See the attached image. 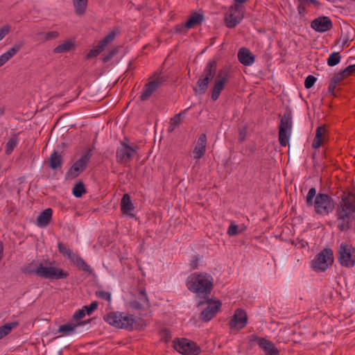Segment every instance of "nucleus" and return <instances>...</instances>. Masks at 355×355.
I'll list each match as a JSON object with an SVG mask.
<instances>
[{
  "instance_id": "54",
  "label": "nucleus",
  "mask_w": 355,
  "mask_h": 355,
  "mask_svg": "<svg viewBox=\"0 0 355 355\" xmlns=\"http://www.w3.org/2000/svg\"><path fill=\"white\" fill-rule=\"evenodd\" d=\"M116 49L112 50L108 54L105 55L103 59L104 62H108L114 55L117 53Z\"/></svg>"
},
{
  "instance_id": "8",
  "label": "nucleus",
  "mask_w": 355,
  "mask_h": 355,
  "mask_svg": "<svg viewBox=\"0 0 355 355\" xmlns=\"http://www.w3.org/2000/svg\"><path fill=\"white\" fill-rule=\"evenodd\" d=\"M338 260L342 266L354 267L355 266V248L350 244L342 243L338 250Z\"/></svg>"
},
{
  "instance_id": "45",
  "label": "nucleus",
  "mask_w": 355,
  "mask_h": 355,
  "mask_svg": "<svg viewBox=\"0 0 355 355\" xmlns=\"http://www.w3.org/2000/svg\"><path fill=\"white\" fill-rule=\"evenodd\" d=\"M98 303L96 301L92 302L88 306H84L83 309L88 315H90L94 311L98 308Z\"/></svg>"
},
{
  "instance_id": "32",
  "label": "nucleus",
  "mask_w": 355,
  "mask_h": 355,
  "mask_svg": "<svg viewBox=\"0 0 355 355\" xmlns=\"http://www.w3.org/2000/svg\"><path fill=\"white\" fill-rule=\"evenodd\" d=\"M18 141H19V139H18L17 134H13L10 137V138L9 139V140L8 141V142L6 143V145L5 153L7 155H9L12 153V152L13 151L15 148L17 146Z\"/></svg>"
},
{
  "instance_id": "33",
  "label": "nucleus",
  "mask_w": 355,
  "mask_h": 355,
  "mask_svg": "<svg viewBox=\"0 0 355 355\" xmlns=\"http://www.w3.org/2000/svg\"><path fill=\"white\" fill-rule=\"evenodd\" d=\"M73 3L77 15H82L85 13L87 6V0H73Z\"/></svg>"
},
{
  "instance_id": "3",
  "label": "nucleus",
  "mask_w": 355,
  "mask_h": 355,
  "mask_svg": "<svg viewBox=\"0 0 355 355\" xmlns=\"http://www.w3.org/2000/svg\"><path fill=\"white\" fill-rule=\"evenodd\" d=\"M305 200L306 206L313 207L315 212L320 216H327L335 209L333 198L327 193L317 194L315 187L309 189Z\"/></svg>"
},
{
  "instance_id": "21",
  "label": "nucleus",
  "mask_w": 355,
  "mask_h": 355,
  "mask_svg": "<svg viewBox=\"0 0 355 355\" xmlns=\"http://www.w3.org/2000/svg\"><path fill=\"white\" fill-rule=\"evenodd\" d=\"M139 294L140 302L137 300H132L129 303L130 307L132 309L142 310L144 309V305L142 303H146L147 305L149 304V300L145 289H141Z\"/></svg>"
},
{
  "instance_id": "50",
  "label": "nucleus",
  "mask_w": 355,
  "mask_h": 355,
  "mask_svg": "<svg viewBox=\"0 0 355 355\" xmlns=\"http://www.w3.org/2000/svg\"><path fill=\"white\" fill-rule=\"evenodd\" d=\"M175 29L176 33H182L185 32L186 30L188 28H187V26H186V23H185V24H180L176 25L175 27Z\"/></svg>"
},
{
  "instance_id": "34",
  "label": "nucleus",
  "mask_w": 355,
  "mask_h": 355,
  "mask_svg": "<svg viewBox=\"0 0 355 355\" xmlns=\"http://www.w3.org/2000/svg\"><path fill=\"white\" fill-rule=\"evenodd\" d=\"M24 41H18L16 43H15V44L3 54L6 56V58L8 60H10L15 55H16L18 51H20V49L24 46Z\"/></svg>"
},
{
  "instance_id": "60",
  "label": "nucleus",
  "mask_w": 355,
  "mask_h": 355,
  "mask_svg": "<svg viewBox=\"0 0 355 355\" xmlns=\"http://www.w3.org/2000/svg\"><path fill=\"white\" fill-rule=\"evenodd\" d=\"M300 3L304 6H309L311 3V0H297Z\"/></svg>"
},
{
  "instance_id": "14",
  "label": "nucleus",
  "mask_w": 355,
  "mask_h": 355,
  "mask_svg": "<svg viewBox=\"0 0 355 355\" xmlns=\"http://www.w3.org/2000/svg\"><path fill=\"white\" fill-rule=\"evenodd\" d=\"M243 7L234 4L230 8L229 12L225 17L226 26L229 28H234L243 18Z\"/></svg>"
},
{
  "instance_id": "36",
  "label": "nucleus",
  "mask_w": 355,
  "mask_h": 355,
  "mask_svg": "<svg viewBox=\"0 0 355 355\" xmlns=\"http://www.w3.org/2000/svg\"><path fill=\"white\" fill-rule=\"evenodd\" d=\"M19 324L18 322H12L6 323L3 326L0 327V339L3 338L11 331V330L17 327Z\"/></svg>"
},
{
  "instance_id": "62",
  "label": "nucleus",
  "mask_w": 355,
  "mask_h": 355,
  "mask_svg": "<svg viewBox=\"0 0 355 355\" xmlns=\"http://www.w3.org/2000/svg\"><path fill=\"white\" fill-rule=\"evenodd\" d=\"M236 4H242L247 2L248 0H234Z\"/></svg>"
},
{
  "instance_id": "63",
  "label": "nucleus",
  "mask_w": 355,
  "mask_h": 355,
  "mask_svg": "<svg viewBox=\"0 0 355 355\" xmlns=\"http://www.w3.org/2000/svg\"><path fill=\"white\" fill-rule=\"evenodd\" d=\"M4 112H5L4 108H3V107H0V116H1L2 115H3Z\"/></svg>"
},
{
  "instance_id": "16",
  "label": "nucleus",
  "mask_w": 355,
  "mask_h": 355,
  "mask_svg": "<svg viewBox=\"0 0 355 355\" xmlns=\"http://www.w3.org/2000/svg\"><path fill=\"white\" fill-rule=\"evenodd\" d=\"M252 342H257L259 347L264 352L266 355H279V352L270 340L264 338H259L256 335L251 337Z\"/></svg>"
},
{
  "instance_id": "48",
  "label": "nucleus",
  "mask_w": 355,
  "mask_h": 355,
  "mask_svg": "<svg viewBox=\"0 0 355 355\" xmlns=\"http://www.w3.org/2000/svg\"><path fill=\"white\" fill-rule=\"evenodd\" d=\"M45 39L46 40H51L57 38L59 36V33L58 31H50L44 33Z\"/></svg>"
},
{
  "instance_id": "9",
  "label": "nucleus",
  "mask_w": 355,
  "mask_h": 355,
  "mask_svg": "<svg viewBox=\"0 0 355 355\" xmlns=\"http://www.w3.org/2000/svg\"><path fill=\"white\" fill-rule=\"evenodd\" d=\"M334 262V252L330 248H325L319 252L311 262L312 268L317 271H324Z\"/></svg>"
},
{
  "instance_id": "44",
  "label": "nucleus",
  "mask_w": 355,
  "mask_h": 355,
  "mask_svg": "<svg viewBox=\"0 0 355 355\" xmlns=\"http://www.w3.org/2000/svg\"><path fill=\"white\" fill-rule=\"evenodd\" d=\"M316 80H317V78L315 76H313L312 75L308 76L306 78L305 81H304L305 88L306 89L311 88L314 85Z\"/></svg>"
},
{
  "instance_id": "20",
  "label": "nucleus",
  "mask_w": 355,
  "mask_h": 355,
  "mask_svg": "<svg viewBox=\"0 0 355 355\" xmlns=\"http://www.w3.org/2000/svg\"><path fill=\"white\" fill-rule=\"evenodd\" d=\"M121 209L123 214L128 215L131 217L135 216V214L132 213L135 209V207L132 202L130 195L128 193L124 194L121 198Z\"/></svg>"
},
{
  "instance_id": "25",
  "label": "nucleus",
  "mask_w": 355,
  "mask_h": 355,
  "mask_svg": "<svg viewBox=\"0 0 355 355\" xmlns=\"http://www.w3.org/2000/svg\"><path fill=\"white\" fill-rule=\"evenodd\" d=\"M53 210L48 208L42 211L37 218V225L40 227H45L49 224L52 218Z\"/></svg>"
},
{
  "instance_id": "64",
  "label": "nucleus",
  "mask_w": 355,
  "mask_h": 355,
  "mask_svg": "<svg viewBox=\"0 0 355 355\" xmlns=\"http://www.w3.org/2000/svg\"><path fill=\"white\" fill-rule=\"evenodd\" d=\"M348 40L349 39L347 37H345L343 42V45H345L347 43Z\"/></svg>"
},
{
  "instance_id": "29",
  "label": "nucleus",
  "mask_w": 355,
  "mask_h": 355,
  "mask_svg": "<svg viewBox=\"0 0 355 355\" xmlns=\"http://www.w3.org/2000/svg\"><path fill=\"white\" fill-rule=\"evenodd\" d=\"M203 20L204 16L202 14L194 12V14L192 15L186 22V26H187V28H191L201 24Z\"/></svg>"
},
{
  "instance_id": "23",
  "label": "nucleus",
  "mask_w": 355,
  "mask_h": 355,
  "mask_svg": "<svg viewBox=\"0 0 355 355\" xmlns=\"http://www.w3.org/2000/svg\"><path fill=\"white\" fill-rule=\"evenodd\" d=\"M216 71L217 61L216 60H210L207 63L202 76L212 80L215 76H216Z\"/></svg>"
},
{
  "instance_id": "56",
  "label": "nucleus",
  "mask_w": 355,
  "mask_h": 355,
  "mask_svg": "<svg viewBox=\"0 0 355 355\" xmlns=\"http://www.w3.org/2000/svg\"><path fill=\"white\" fill-rule=\"evenodd\" d=\"M245 135H246V130H245V128L241 129L240 132H239V141L240 142H243L245 140Z\"/></svg>"
},
{
  "instance_id": "52",
  "label": "nucleus",
  "mask_w": 355,
  "mask_h": 355,
  "mask_svg": "<svg viewBox=\"0 0 355 355\" xmlns=\"http://www.w3.org/2000/svg\"><path fill=\"white\" fill-rule=\"evenodd\" d=\"M337 85L338 84L336 83L335 80H333L332 79L330 80V83H329V87H328V92L331 94L335 95L334 91H335V89H336Z\"/></svg>"
},
{
  "instance_id": "12",
  "label": "nucleus",
  "mask_w": 355,
  "mask_h": 355,
  "mask_svg": "<svg viewBox=\"0 0 355 355\" xmlns=\"http://www.w3.org/2000/svg\"><path fill=\"white\" fill-rule=\"evenodd\" d=\"M174 349L183 355H198L200 347L194 342L187 338L178 339L173 343Z\"/></svg>"
},
{
  "instance_id": "49",
  "label": "nucleus",
  "mask_w": 355,
  "mask_h": 355,
  "mask_svg": "<svg viewBox=\"0 0 355 355\" xmlns=\"http://www.w3.org/2000/svg\"><path fill=\"white\" fill-rule=\"evenodd\" d=\"M85 315V310L83 308L82 309H79L75 312L73 315V318L75 320H78L82 319Z\"/></svg>"
},
{
  "instance_id": "13",
  "label": "nucleus",
  "mask_w": 355,
  "mask_h": 355,
  "mask_svg": "<svg viewBox=\"0 0 355 355\" xmlns=\"http://www.w3.org/2000/svg\"><path fill=\"white\" fill-rule=\"evenodd\" d=\"M166 80L164 76L155 75L151 80L145 85L140 99L143 101H147L151 95Z\"/></svg>"
},
{
  "instance_id": "19",
  "label": "nucleus",
  "mask_w": 355,
  "mask_h": 355,
  "mask_svg": "<svg viewBox=\"0 0 355 355\" xmlns=\"http://www.w3.org/2000/svg\"><path fill=\"white\" fill-rule=\"evenodd\" d=\"M238 59L242 64L251 66L255 61V56L251 53L250 49L242 47L239 50Z\"/></svg>"
},
{
  "instance_id": "5",
  "label": "nucleus",
  "mask_w": 355,
  "mask_h": 355,
  "mask_svg": "<svg viewBox=\"0 0 355 355\" xmlns=\"http://www.w3.org/2000/svg\"><path fill=\"white\" fill-rule=\"evenodd\" d=\"M105 320L110 325L119 328L125 329L130 331L134 329H138L143 328L145 324L141 321V324H136V320L132 315L126 314L123 312H110L105 317Z\"/></svg>"
},
{
  "instance_id": "43",
  "label": "nucleus",
  "mask_w": 355,
  "mask_h": 355,
  "mask_svg": "<svg viewBox=\"0 0 355 355\" xmlns=\"http://www.w3.org/2000/svg\"><path fill=\"white\" fill-rule=\"evenodd\" d=\"M96 295L101 299L105 300L107 302H110L112 295L111 293L105 291H97L95 293Z\"/></svg>"
},
{
  "instance_id": "59",
  "label": "nucleus",
  "mask_w": 355,
  "mask_h": 355,
  "mask_svg": "<svg viewBox=\"0 0 355 355\" xmlns=\"http://www.w3.org/2000/svg\"><path fill=\"white\" fill-rule=\"evenodd\" d=\"M198 257H195L191 262V266L193 269H196L198 268Z\"/></svg>"
},
{
  "instance_id": "30",
  "label": "nucleus",
  "mask_w": 355,
  "mask_h": 355,
  "mask_svg": "<svg viewBox=\"0 0 355 355\" xmlns=\"http://www.w3.org/2000/svg\"><path fill=\"white\" fill-rule=\"evenodd\" d=\"M72 263H73L80 270L87 272L88 274L92 273V268L78 255H77Z\"/></svg>"
},
{
  "instance_id": "35",
  "label": "nucleus",
  "mask_w": 355,
  "mask_h": 355,
  "mask_svg": "<svg viewBox=\"0 0 355 355\" xmlns=\"http://www.w3.org/2000/svg\"><path fill=\"white\" fill-rule=\"evenodd\" d=\"M86 192V189L83 181L77 182L72 189V193L76 198L82 197Z\"/></svg>"
},
{
  "instance_id": "15",
  "label": "nucleus",
  "mask_w": 355,
  "mask_h": 355,
  "mask_svg": "<svg viewBox=\"0 0 355 355\" xmlns=\"http://www.w3.org/2000/svg\"><path fill=\"white\" fill-rule=\"evenodd\" d=\"M205 303L207 304L208 306L202 311L200 318L204 322H208L211 320L220 310L222 304L219 300L212 302L211 300L207 298L205 302H200L198 306H201Z\"/></svg>"
},
{
  "instance_id": "40",
  "label": "nucleus",
  "mask_w": 355,
  "mask_h": 355,
  "mask_svg": "<svg viewBox=\"0 0 355 355\" xmlns=\"http://www.w3.org/2000/svg\"><path fill=\"white\" fill-rule=\"evenodd\" d=\"M341 56L338 52H334L330 54L327 59V64L330 67H334L338 64L340 61Z\"/></svg>"
},
{
  "instance_id": "53",
  "label": "nucleus",
  "mask_w": 355,
  "mask_h": 355,
  "mask_svg": "<svg viewBox=\"0 0 355 355\" xmlns=\"http://www.w3.org/2000/svg\"><path fill=\"white\" fill-rule=\"evenodd\" d=\"M297 12L301 17H304L306 13V6L300 3L297 8Z\"/></svg>"
},
{
  "instance_id": "17",
  "label": "nucleus",
  "mask_w": 355,
  "mask_h": 355,
  "mask_svg": "<svg viewBox=\"0 0 355 355\" xmlns=\"http://www.w3.org/2000/svg\"><path fill=\"white\" fill-rule=\"evenodd\" d=\"M311 27L316 32L324 33L332 28L333 23L329 17L320 16L311 21Z\"/></svg>"
},
{
  "instance_id": "28",
  "label": "nucleus",
  "mask_w": 355,
  "mask_h": 355,
  "mask_svg": "<svg viewBox=\"0 0 355 355\" xmlns=\"http://www.w3.org/2000/svg\"><path fill=\"white\" fill-rule=\"evenodd\" d=\"M58 248L59 252L68 259L71 263L76 258L77 255L72 250L67 247L62 243H58Z\"/></svg>"
},
{
  "instance_id": "2",
  "label": "nucleus",
  "mask_w": 355,
  "mask_h": 355,
  "mask_svg": "<svg viewBox=\"0 0 355 355\" xmlns=\"http://www.w3.org/2000/svg\"><path fill=\"white\" fill-rule=\"evenodd\" d=\"M22 273L25 275H35L43 279H66L69 273L61 268L54 266H44L42 263L37 264L35 260L25 264L21 268Z\"/></svg>"
},
{
  "instance_id": "11",
  "label": "nucleus",
  "mask_w": 355,
  "mask_h": 355,
  "mask_svg": "<svg viewBox=\"0 0 355 355\" xmlns=\"http://www.w3.org/2000/svg\"><path fill=\"white\" fill-rule=\"evenodd\" d=\"M92 156L91 148H87L81 157L70 167L67 173L69 178H76L85 171Z\"/></svg>"
},
{
  "instance_id": "38",
  "label": "nucleus",
  "mask_w": 355,
  "mask_h": 355,
  "mask_svg": "<svg viewBox=\"0 0 355 355\" xmlns=\"http://www.w3.org/2000/svg\"><path fill=\"white\" fill-rule=\"evenodd\" d=\"M246 227L245 226H242L241 228L237 225L234 223H231L227 229V234L230 236L238 235L239 234L245 231Z\"/></svg>"
},
{
  "instance_id": "41",
  "label": "nucleus",
  "mask_w": 355,
  "mask_h": 355,
  "mask_svg": "<svg viewBox=\"0 0 355 355\" xmlns=\"http://www.w3.org/2000/svg\"><path fill=\"white\" fill-rule=\"evenodd\" d=\"M206 147L196 144L193 150V157L200 159L205 153Z\"/></svg>"
},
{
  "instance_id": "18",
  "label": "nucleus",
  "mask_w": 355,
  "mask_h": 355,
  "mask_svg": "<svg viewBox=\"0 0 355 355\" xmlns=\"http://www.w3.org/2000/svg\"><path fill=\"white\" fill-rule=\"evenodd\" d=\"M248 322V316L246 312L241 309H237L229 322L230 329L236 328L241 329L244 328Z\"/></svg>"
},
{
  "instance_id": "42",
  "label": "nucleus",
  "mask_w": 355,
  "mask_h": 355,
  "mask_svg": "<svg viewBox=\"0 0 355 355\" xmlns=\"http://www.w3.org/2000/svg\"><path fill=\"white\" fill-rule=\"evenodd\" d=\"M349 76L347 73L345 71V69L341 70L337 73H336L331 79L333 80H335L337 84H338L341 80H343L344 78Z\"/></svg>"
},
{
  "instance_id": "61",
  "label": "nucleus",
  "mask_w": 355,
  "mask_h": 355,
  "mask_svg": "<svg viewBox=\"0 0 355 355\" xmlns=\"http://www.w3.org/2000/svg\"><path fill=\"white\" fill-rule=\"evenodd\" d=\"M311 3H312L315 7H320V3L318 0H311Z\"/></svg>"
},
{
  "instance_id": "6",
  "label": "nucleus",
  "mask_w": 355,
  "mask_h": 355,
  "mask_svg": "<svg viewBox=\"0 0 355 355\" xmlns=\"http://www.w3.org/2000/svg\"><path fill=\"white\" fill-rule=\"evenodd\" d=\"M230 78V72L228 67H223L217 72L214 80V86L211 90V98L216 101L224 89L226 83Z\"/></svg>"
},
{
  "instance_id": "7",
  "label": "nucleus",
  "mask_w": 355,
  "mask_h": 355,
  "mask_svg": "<svg viewBox=\"0 0 355 355\" xmlns=\"http://www.w3.org/2000/svg\"><path fill=\"white\" fill-rule=\"evenodd\" d=\"M293 127L292 114L289 111L284 112L282 116L279 130V141L282 146L288 143Z\"/></svg>"
},
{
  "instance_id": "37",
  "label": "nucleus",
  "mask_w": 355,
  "mask_h": 355,
  "mask_svg": "<svg viewBox=\"0 0 355 355\" xmlns=\"http://www.w3.org/2000/svg\"><path fill=\"white\" fill-rule=\"evenodd\" d=\"M80 324L81 323H78L75 324L73 323H67L60 325L58 329V332L63 333L64 334H70L71 333L73 332L75 328Z\"/></svg>"
},
{
  "instance_id": "22",
  "label": "nucleus",
  "mask_w": 355,
  "mask_h": 355,
  "mask_svg": "<svg viewBox=\"0 0 355 355\" xmlns=\"http://www.w3.org/2000/svg\"><path fill=\"white\" fill-rule=\"evenodd\" d=\"M211 80V79L201 75L197 81V86L193 88L195 94L197 96L204 95L208 89L209 83Z\"/></svg>"
},
{
  "instance_id": "4",
  "label": "nucleus",
  "mask_w": 355,
  "mask_h": 355,
  "mask_svg": "<svg viewBox=\"0 0 355 355\" xmlns=\"http://www.w3.org/2000/svg\"><path fill=\"white\" fill-rule=\"evenodd\" d=\"M187 286L194 293L207 295L214 288V279L209 274L195 272L187 277Z\"/></svg>"
},
{
  "instance_id": "10",
  "label": "nucleus",
  "mask_w": 355,
  "mask_h": 355,
  "mask_svg": "<svg viewBox=\"0 0 355 355\" xmlns=\"http://www.w3.org/2000/svg\"><path fill=\"white\" fill-rule=\"evenodd\" d=\"M138 150L137 145L129 146L125 141L121 142L116 152V162L126 166L132 159Z\"/></svg>"
},
{
  "instance_id": "58",
  "label": "nucleus",
  "mask_w": 355,
  "mask_h": 355,
  "mask_svg": "<svg viewBox=\"0 0 355 355\" xmlns=\"http://www.w3.org/2000/svg\"><path fill=\"white\" fill-rule=\"evenodd\" d=\"M8 60H9L6 58V56L4 54H2L0 56V67L3 66Z\"/></svg>"
},
{
  "instance_id": "39",
  "label": "nucleus",
  "mask_w": 355,
  "mask_h": 355,
  "mask_svg": "<svg viewBox=\"0 0 355 355\" xmlns=\"http://www.w3.org/2000/svg\"><path fill=\"white\" fill-rule=\"evenodd\" d=\"M73 44L70 41H67L61 44H59L54 49V52L56 53H61L69 51L73 47Z\"/></svg>"
},
{
  "instance_id": "46",
  "label": "nucleus",
  "mask_w": 355,
  "mask_h": 355,
  "mask_svg": "<svg viewBox=\"0 0 355 355\" xmlns=\"http://www.w3.org/2000/svg\"><path fill=\"white\" fill-rule=\"evenodd\" d=\"M10 26L6 25L0 28V41L2 40L9 33Z\"/></svg>"
},
{
  "instance_id": "31",
  "label": "nucleus",
  "mask_w": 355,
  "mask_h": 355,
  "mask_svg": "<svg viewBox=\"0 0 355 355\" xmlns=\"http://www.w3.org/2000/svg\"><path fill=\"white\" fill-rule=\"evenodd\" d=\"M115 36L116 33L114 31L110 32L108 35L101 40L96 46L101 52H102L104 51L105 48L114 40Z\"/></svg>"
},
{
  "instance_id": "47",
  "label": "nucleus",
  "mask_w": 355,
  "mask_h": 355,
  "mask_svg": "<svg viewBox=\"0 0 355 355\" xmlns=\"http://www.w3.org/2000/svg\"><path fill=\"white\" fill-rule=\"evenodd\" d=\"M101 52L98 49L96 46L92 49L87 54L88 59L98 56Z\"/></svg>"
},
{
  "instance_id": "51",
  "label": "nucleus",
  "mask_w": 355,
  "mask_h": 355,
  "mask_svg": "<svg viewBox=\"0 0 355 355\" xmlns=\"http://www.w3.org/2000/svg\"><path fill=\"white\" fill-rule=\"evenodd\" d=\"M207 137L205 134H201L198 139L197 144L206 147Z\"/></svg>"
},
{
  "instance_id": "57",
  "label": "nucleus",
  "mask_w": 355,
  "mask_h": 355,
  "mask_svg": "<svg viewBox=\"0 0 355 355\" xmlns=\"http://www.w3.org/2000/svg\"><path fill=\"white\" fill-rule=\"evenodd\" d=\"M8 60H9L6 58V56L4 54H2L0 56V67L3 66Z\"/></svg>"
},
{
  "instance_id": "1",
  "label": "nucleus",
  "mask_w": 355,
  "mask_h": 355,
  "mask_svg": "<svg viewBox=\"0 0 355 355\" xmlns=\"http://www.w3.org/2000/svg\"><path fill=\"white\" fill-rule=\"evenodd\" d=\"M354 214L355 208L352 191H345L342 193L335 211L338 230L341 232H346L349 230L352 222L355 219Z\"/></svg>"
},
{
  "instance_id": "26",
  "label": "nucleus",
  "mask_w": 355,
  "mask_h": 355,
  "mask_svg": "<svg viewBox=\"0 0 355 355\" xmlns=\"http://www.w3.org/2000/svg\"><path fill=\"white\" fill-rule=\"evenodd\" d=\"M326 133V128L324 126H318L315 131V136L312 143L313 148H318L321 146Z\"/></svg>"
},
{
  "instance_id": "24",
  "label": "nucleus",
  "mask_w": 355,
  "mask_h": 355,
  "mask_svg": "<svg viewBox=\"0 0 355 355\" xmlns=\"http://www.w3.org/2000/svg\"><path fill=\"white\" fill-rule=\"evenodd\" d=\"M63 164L62 155L54 150L49 158V167L53 170L61 168Z\"/></svg>"
},
{
  "instance_id": "27",
  "label": "nucleus",
  "mask_w": 355,
  "mask_h": 355,
  "mask_svg": "<svg viewBox=\"0 0 355 355\" xmlns=\"http://www.w3.org/2000/svg\"><path fill=\"white\" fill-rule=\"evenodd\" d=\"M187 110L188 109L184 110L180 113L175 114L173 117H172L170 119L169 126L168 129V132H172L176 127L180 125Z\"/></svg>"
},
{
  "instance_id": "55",
  "label": "nucleus",
  "mask_w": 355,
  "mask_h": 355,
  "mask_svg": "<svg viewBox=\"0 0 355 355\" xmlns=\"http://www.w3.org/2000/svg\"><path fill=\"white\" fill-rule=\"evenodd\" d=\"M345 69L347 74L351 76L353 73L355 72V64L347 67Z\"/></svg>"
}]
</instances>
